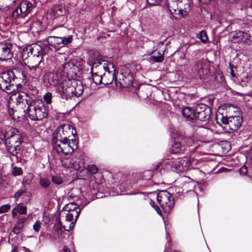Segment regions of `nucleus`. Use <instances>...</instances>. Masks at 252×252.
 <instances>
[{
  "mask_svg": "<svg viewBox=\"0 0 252 252\" xmlns=\"http://www.w3.org/2000/svg\"><path fill=\"white\" fill-rule=\"evenodd\" d=\"M44 53L36 54L33 56L28 55V61L27 67H33L40 66L42 60V57L45 55Z\"/></svg>",
  "mask_w": 252,
  "mask_h": 252,
  "instance_id": "23",
  "label": "nucleus"
},
{
  "mask_svg": "<svg viewBox=\"0 0 252 252\" xmlns=\"http://www.w3.org/2000/svg\"><path fill=\"white\" fill-rule=\"evenodd\" d=\"M79 215L78 213H77L75 212H73V213L67 212V213L65 214L66 220L68 222H71L69 225L70 229H72L74 227Z\"/></svg>",
  "mask_w": 252,
  "mask_h": 252,
  "instance_id": "26",
  "label": "nucleus"
},
{
  "mask_svg": "<svg viewBox=\"0 0 252 252\" xmlns=\"http://www.w3.org/2000/svg\"><path fill=\"white\" fill-rule=\"evenodd\" d=\"M62 164L66 168H72L73 167V162L72 159L70 158H67L63 159L61 161Z\"/></svg>",
  "mask_w": 252,
  "mask_h": 252,
  "instance_id": "30",
  "label": "nucleus"
},
{
  "mask_svg": "<svg viewBox=\"0 0 252 252\" xmlns=\"http://www.w3.org/2000/svg\"><path fill=\"white\" fill-rule=\"evenodd\" d=\"M13 45L11 43H0V60L5 61L11 59L13 57L11 50Z\"/></svg>",
  "mask_w": 252,
  "mask_h": 252,
  "instance_id": "19",
  "label": "nucleus"
},
{
  "mask_svg": "<svg viewBox=\"0 0 252 252\" xmlns=\"http://www.w3.org/2000/svg\"><path fill=\"white\" fill-rule=\"evenodd\" d=\"M198 37L203 42L206 43L208 40V36L205 32L201 31L197 35Z\"/></svg>",
  "mask_w": 252,
  "mask_h": 252,
  "instance_id": "38",
  "label": "nucleus"
},
{
  "mask_svg": "<svg viewBox=\"0 0 252 252\" xmlns=\"http://www.w3.org/2000/svg\"><path fill=\"white\" fill-rule=\"evenodd\" d=\"M182 113L187 121L194 123L197 121L207 123L211 117L212 110L208 105L200 103L197 104L194 109L189 107L184 108Z\"/></svg>",
  "mask_w": 252,
  "mask_h": 252,
  "instance_id": "2",
  "label": "nucleus"
},
{
  "mask_svg": "<svg viewBox=\"0 0 252 252\" xmlns=\"http://www.w3.org/2000/svg\"><path fill=\"white\" fill-rule=\"evenodd\" d=\"M157 201L165 213H169L174 205V199L172 194L164 190L157 194Z\"/></svg>",
  "mask_w": 252,
  "mask_h": 252,
  "instance_id": "9",
  "label": "nucleus"
},
{
  "mask_svg": "<svg viewBox=\"0 0 252 252\" xmlns=\"http://www.w3.org/2000/svg\"><path fill=\"white\" fill-rule=\"evenodd\" d=\"M32 6V4L31 2L24 0L21 2L18 7L14 8L13 7L10 11H7L6 12L11 14L14 18L16 19L20 14L30 13Z\"/></svg>",
  "mask_w": 252,
  "mask_h": 252,
  "instance_id": "17",
  "label": "nucleus"
},
{
  "mask_svg": "<svg viewBox=\"0 0 252 252\" xmlns=\"http://www.w3.org/2000/svg\"><path fill=\"white\" fill-rule=\"evenodd\" d=\"M17 79V78L12 71L1 73L0 74V89L7 94L14 93Z\"/></svg>",
  "mask_w": 252,
  "mask_h": 252,
  "instance_id": "6",
  "label": "nucleus"
},
{
  "mask_svg": "<svg viewBox=\"0 0 252 252\" xmlns=\"http://www.w3.org/2000/svg\"><path fill=\"white\" fill-rule=\"evenodd\" d=\"M40 185L45 189L49 188L51 182L49 179L46 178H41L39 181Z\"/></svg>",
  "mask_w": 252,
  "mask_h": 252,
  "instance_id": "34",
  "label": "nucleus"
},
{
  "mask_svg": "<svg viewBox=\"0 0 252 252\" xmlns=\"http://www.w3.org/2000/svg\"><path fill=\"white\" fill-rule=\"evenodd\" d=\"M178 140H180L185 143L187 146H192L194 143L193 139L189 136L186 135L185 133L180 132L178 133Z\"/></svg>",
  "mask_w": 252,
  "mask_h": 252,
  "instance_id": "28",
  "label": "nucleus"
},
{
  "mask_svg": "<svg viewBox=\"0 0 252 252\" xmlns=\"http://www.w3.org/2000/svg\"><path fill=\"white\" fill-rule=\"evenodd\" d=\"M61 81L60 75L57 72H49L43 77V85L46 87L58 86Z\"/></svg>",
  "mask_w": 252,
  "mask_h": 252,
  "instance_id": "18",
  "label": "nucleus"
},
{
  "mask_svg": "<svg viewBox=\"0 0 252 252\" xmlns=\"http://www.w3.org/2000/svg\"><path fill=\"white\" fill-rule=\"evenodd\" d=\"M73 130L75 129L69 124L61 125L53 133L52 143L54 141L60 142V140L65 141L69 139L70 136L74 134Z\"/></svg>",
  "mask_w": 252,
  "mask_h": 252,
  "instance_id": "10",
  "label": "nucleus"
},
{
  "mask_svg": "<svg viewBox=\"0 0 252 252\" xmlns=\"http://www.w3.org/2000/svg\"><path fill=\"white\" fill-rule=\"evenodd\" d=\"M12 174L13 175L16 176H19L22 174V170L21 168H17L15 167L13 168Z\"/></svg>",
  "mask_w": 252,
  "mask_h": 252,
  "instance_id": "42",
  "label": "nucleus"
},
{
  "mask_svg": "<svg viewBox=\"0 0 252 252\" xmlns=\"http://www.w3.org/2000/svg\"><path fill=\"white\" fill-rule=\"evenodd\" d=\"M43 99L47 104H51L52 99V94L50 92L46 93L43 95Z\"/></svg>",
  "mask_w": 252,
  "mask_h": 252,
  "instance_id": "37",
  "label": "nucleus"
},
{
  "mask_svg": "<svg viewBox=\"0 0 252 252\" xmlns=\"http://www.w3.org/2000/svg\"><path fill=\"white\" fill-rule=\"evenodd\" d=\"M185 147L180 141L174 140L170 148V151L173 154H184Z\"/></svg>",
  "mask_w": 252,
  "mask_h": 252,
  "instance_id": "24",
  "label": "nucleus"
},
{
  "mask_svg": "<svg viewBox=\"0 0 252 252\" xmlns=\"http://www.w3.org/2000/svg\"><path fill=\"white\" fill-rule=\"evenodd\" d=\"M12 111H13V110H12V111H9V114H10V115H12V114H13Z\"/></svg>",
  "mask_w": 252,
  "mask_h": 252,
  "instance_id": "56",
  "label": "nucleus"
},
{
  "mask_svg": "<svg viewBox=\"0 0 252 252\" xmlns=\"http://www.w3.org/2000/svg\"><path fill=\"white\" fill-rule=\"evenodd\" d=\"M162 0H147V3L151 5L159 4Z\"/></svg>",
  "mask_w": 252,
  "mask_h": 252,
  "instance_id": "46",
  "label": "nucleus"
},
{
  "mask_svg": "<svg viewBox=\"0 0 252 252\" xmlns=\"http://www.w3.org/2000/svg\"><path fill=\"white\" fill-rule=\"evenodd\" d=\"M33 121H41L48 116V111L42 100L37 101L31 108L25 113Z\"/></svg>",
  "mask_w": 252,
  "mask_h": 252,
  "instance_id": "7",
  "label": "nucleus"
},
{
  "mask_svg": "<svg viewBox=\"0 0 252 252\" xmlns=\"http://www.w3.org/2000/svg\"><path fill=\"white\" fill-rule=\"evenodd\" d=\"M54 14L57 16H62L65 14L66 11L64 5L62 4L55 6L53 9Z\"/></svg>",
  "mask_w": 252,
  "mask_h": 252,
  "instance_id": "29",
  "label": "nucleus"
},
{
  "mask_svg": "<svg viewBox=\"0 0 252 252\" xmlns=\"http://www.w3.org/2000/svg\"><path fill=\"white\" fill-rule=\"evenodd\" d=\"M247 79H244L243 77L237 78L238 83L242 87L246 86L251 80V77L249 75H247Z\"/></svg>",
  "mask_w": 252,
  "mask_h": 252,
  "instance_id": "35",
  "label": "nucleus"
},
{
  "mask_svg": "<svg viewBox=\"0 0 252 252\" xmlns=\"http://www.w3.org/2000/svg\"><path fill=\"white\" fill-rule=\"evenodd\" d=\"M105 69H108L107 62L102 59L99 54H97L92 63L91 71L93 81L95 84H102V75Z\"/></svg>",
  "mask_w": 252,
  "mask_h": 252,
  "instance_id": "5",
  "label": "nucleus"
},
{
  "mask_svg": "<svg viewBox=\"0 0 252 252\" xmlns=\"http://www.w3.org/2000/svg\"><path fill=\"white\" fill-rule=\"evenodd\" d=\"M102 84L105 85L111 84L113 81L117 79L114 70L110 71L108 66V69H105L102 73Z\"/></svg>",
  "mask_w": 252,
  "mask_h": 252,
  "instance_id": "22",
  "label": "nucleus"
},
{
  "mask_svg": "<svg viewBox=\"0 0 252 252\" xmlns=\"http://www.w3.org/2000/svg\"><path fill=\"white\" fill-rule=\"evenodd\" d=\"M60 252H70V251L68 248L64 246L62 250L60 251Z\"/></svg>",
  "mask_w": 252,
  "mask_h": 252,
  "instance_id": "51",
  "label": "nucleus"
},
{
  "mask_svg": "<svg viewBox=\"0 0 252 252\" xmlns=\"http://www.w3.org/2000/svg\"><path fill=\"white\" fill-rule=\"evenodd\" d=\"M192 70L201 79H207L211 75L209 64L203 59L195 61Z\"/></svg>",
  "mask_w": 252,
  "mask_h": 252,
  "instance_id": "11",
  "label": "nucleus"
},
{
  "mask_svg": "<svg viewBox=\"0 0 252 252\" xmlns=\"http://www.w3.org/2000/svg\"><path fill=\"white\" fill-rule=\"evenodd\" d=\"M29 69V74L33 78L37 79L42 74L43 68L40 66L27 67Z\"/></svg>",
  "mask_w": 252,
  "mask_h": 252,
  "instance_id": "25",
  "label": "nucleus"
},
{
  "mask_svg": "<svg viewBox=\"0 0 252 252\" xmlns=\"http://www.w3.org/2000/svg\"><path fill=\"white\" fill-rule=\"evenodd\" d=\"M60 142H53L52 143L54 149L59 153H63L67 155L72 153L78 148V142L74 139H68L60 140Z\"/></svg>",
  "mask_w": 252,
  "mask_h": 252,
  "instance_id": "8",
  "label": "nucleus"
},
{
  "mask_svg": "<svg viewBox=\"0 0 252 252\" xmlns=\"http://www.w3.org/2000/svg\"><path fill=\"white\" fill-rule=\"evenodd\" d=\"M50 48L48 46L45 47L43 49L37 44H33L30 45L27 47V50L28 54H31L30 56L35 55L41 53L46 54L47 51H49Z\"/></svg>",
  "mask_w": 252,
  "mask_h": 252,
  "instance_id": "21",
  "label": "nucleus"
},
{
  "mask_svg": "<svg viewBox=\"0 0 252 252\" xmlns=\"http://www.w3.org/2000/svg\"><path fill=\"white\" fill-rule=\"evenodd\" d=\"M7 151V157H9L11 160L13 158H15L16 161L19 160V153L21 150L20 145L23 141H4Z\"/></svg>",
  "mask_w": 252,
  "mask_h": 252,
  "instance_id": "13",
  "label": "nucleus"
},
{
  "mask_svg": "<svg viewBox=\"0 0 252 252\" xmlns=\"http://www.w3.org/2000/svg\"><path fill=\"white\" fill-rule=\"evenodd\" d=\"M83 90V85L80 80L65 79L57 86L56 92L62 99L66 101L72 97L81 95Z\"/></svg>",
  "mask_w": 252,
  "mask_h": 252,
  "instance_id": "1",
  "label": "nucleus"
},
{
  "mask_svg": "<svg viewBox=\"0 0 252 252\" xmlns=\"http://www.w3.org/2000/svg\"><path fill=\"white\" fill-rule=\"evenodd\" d=\"M52 30L57 31L58 32V35L49 36L47 38L46 41L50 46L58 49L59 48L63 47L72 41V35H69L66 36L65 33L67 32V30L65 28L60 26Z\"/></svg>",
  "mask_w": 252,
  "mask_h": 252,
  "instance_id": "4",
  "label": "nucleus"
},
{
  "mask_svg": "<svg viewBox=\"0 0 252 252\" xmlns=\"http://www.w3.org/2000/svg\"><path fill=\"white\" fill-rule=\"evenodd\" d=\"M40 222L38 220L34 223L33 226V229L35 232H38L40 230Z\"/></svg>",
  "mask_w": 252,
  "mask_h": 252,
  "instance_id": "47",
  "label": "nucleus"
},
{
  "mask_svg": "<svg viewBox=\"0 0 252 252\" xmlns=\"http://www.w3.org/2000/svg\"><path fill=\"white\" fill-rule=\"evenodd\" d=\"M171 167L176 170H180V168L181 167V166L180 161L179 160H174L172 161Z\"/></svg>",
  "mask_w": 252,
  "mask_h": 252,
  "instance_id": "44",
  "label": "nucleus"
},
{
  "mask_svg": "<svg viewBox=\"0 0 252 252\" xmlns=\"http://www.w3.org/2000/svg\"><path fill=\"white\" fill-rule=\"evenodd\" d=\"M226 144H227L229 145V146H230V145L229 144V143H228L226 142Z\"/></svg>",
  "mask_w": 252,
  "mask_h": 252,
  "instance_id": "57",
  "label": "nucleus"
},
{
  "mask_svg": "<svg viewBox=\"0 0 252 252\" xmlns=\"http://www.w3.org/2000/svg\"><path fill=\"white\" fill-rule=\"evenodd\" d=\"M190 0H166V6L176 19H181L188 13Z\"/></svg>",
  "mask_w": 252,
  "mask_h": 252,
  "instance_id": "3",
  "label": "nucleus"
},
{
  "mask_svg": "<svg viewBox=\"0 0 252 252\" xmlns=\"http://www.w3.org/2000/svg\"><path fill=\"white\" fill-rule=\"evenodd\" d=\"M161 165V163H159L158 164H157L156 165H155L152 169L153 170H157L158 169L159 167Z\"/></svg>",
  "mask_w": 252,
  "mask_h": 252,
  "instance_id": "52",
  "label": "nucleus"
},
{
  "mask_svg": "<svg viewBox=\"0 0 252 252\" xmlns=\"http://www.w3.org/2000/svg\"><path fill=\"white\" fill-rule=\"evenodd\" d=\"M52 193L51 190H49V189L47 190V194L48 195H50L51 193Z\"/></svg>",
  "mask_w": 252,
  "mask_h": 252,
  "instance_id": "54",
  "label": "nucleus"
},
{
  "mask_svg": "<svg viewBox=\"0 0 252 252\" xmlns=\"http://www.w3.org/2000/svg\"><path fill=\"white\" fill-rule=\"evenodd\" d=\"M229 67L230 68V74L232 76V77L234 78L236 77V75L234 73V71L233 69V67H236V66H234L233 64H232L231 63H229Z\"/></svg>",
  "mask_w": 252,
  "mask_h": 252,
  "instance_id": "48",
  "label": "nucleus"
},
{
  "mask_svg": "<svg viewBox=\"0 0 252 252\" xmlns=\"http://www.w3.org/2000/svg\"><path fill=\"white\" fill-rule=\"evenodd\" d=\"M230 36L234 43H244L248 45L252 43V37L245 32L241 31L232 32L230 33Z\"/></svg>",
  "mask_w": 252,
  "mask_h": 252,
  "instance_id": "16",
  "label": "nucleus"
},
{
  "mask_svg": "<svg viewBox=\"0 0 252 252\" xmlns=\"http://www.w3.org/2000/svg\"><path fill=\"white\" fill-rule=\"evenodd\" d=\"M163 60V54L160 52H158V56H152L150 57V60L155 63H161Z\"/></svg>",
  "mask_w": 252,
  "mask_h": 252,
  "instance_id": "31",
  "label": "nucleus"
},
{
  "mask_svg": "<svg viewBox=\"0 0 252 252\" xmlns=\"http://www.w3.org/2000/svg\"><path fill=\"white\" fill-rule=\"evenodd\" d=\"M18 212H17V209L16 207L13 209L12 211V216L13 217H15L17 215Z\"/></svg>",
  "mask_w": 252,
  "mask_h": 252,
  "instance_id": "50",
  "label": "nucleus"
},
{
  "mask_svg": "<svg viewBox=\"0 0 252 252\" xmlns=\"http://www.w3.org/2000/svg\"><path fill=\"white\" fill-rule=\"evenodd\" d=\"M133 76L130 70H126L120 73L119 80H115V85L120 88H128L133 82Z\"/></svg>",
  "mask_w": 252,
  "mask_h": 252,
  "instance_id": "15",
  "label": "nucleus"
},
{
  "mask_svg": "<svg viewBox=\"0 0 252 252\" xmlns=\"http://www.w3.org/2000/svg\"><path fill=\"white\" fill-rule=\"evenodd\" d=\"M52 181L54 184L57 185H60L63 182L62 178L57 175L52 176Z\"/></svg>",
  "mask_w": 252,
  "mask_h": 252,
  "instance_id": "40",
  "label": "nucleus"
},
{
  "mask_svg": "<svg viewBox=\"0 0 252 252\" xmlns=\"http://www.w3.org/2000/svg\"><path fill=\"white\" fill-rule=\"evenodd\" d=\"M16 100L18 105L24 110L25 113V111H27L40 99L34 98L30 93H23L18 94Z\"/></svg>",
  "mask_w": 252,
  "mask_h": 252,
  "instance_id": "12",
  "label": "nucleus"
},
{
  "mask_svg": "<svg viewBox=\"0 0 252 252\" xmlns=\"http://www.w3.org/2000/svg\"><path fill=\"white\" fill-rule=\"evenodd\" d=\"M87 170L91 174H95L98 171V168L94 164H89L87 167Z\"/></svg>",
  "mask_w": 252,
  "mask_h": 252,
  "instance_id": "36",
  "label": "nucleus"
},
{
  "mask_svg": "<svg viewBox=\"0 0 252 252\" xmlns=\"http://www.w3.org/2000/svg\"><path fill=\"white\" fill-rule=\"evenodd\" d=\"M150 204L156 210L158 214L161 215V211L160 209L158 206L155 205V203L154 201L151 200Z\"/></svg>",
  "mask_w": 252,
  "mask_h": 252,
  "instance_id": "45",
  "label": "nucleus"
},
{
  "mask_svg": "<svg viewBox=\"0 0 252 252\" xmlns=\"http://www.w3.org/2000/svg\"><path fill=\"white\" fill-rule=\"evenodd\" d=\"M238 172L241 175L245 176L248 173L247 167L246 165L242 166L239 169Z\"/></svg>",
  "mask_w": 252,
  "mask_h": 252,
  "instance_id": "43",
  "label": "nucleus"
},
{
  "mask_svg": "<svg viewBox=\"0 0 252 252\" xmlns=\"http://www.w3.org/2000/svg\"><path fill=\"white\" fill-rule=\"evenodd\" d=\"M63 211H67V212L73 213V212H75L76 213H78L80 214L81 212V209L79 207L78 205H77L75 202H72L66 204L63 209Z\"/></svg>",
  "mask_w": 252,
  "mask_h": 252,
  "instance_id": "27",
  "label": "nucleus"
},
{
  "mask_svg": "<svg viewBox=\"0 0 252 252\" xmlns=\"http://www.w3.org/2000/svg\"><path fill=\"white\" fill-rule=\"evenodd\" d=\"M10 134L6 138L5 135L0 138V144L4 141H23V136L20 132L16 128H12L10 131Z\"/></svg>",
  "mask_w": 252,
  "mask_h": 252,
  "instance_id": "20",
  "label": "nucleus"
},
{
  "mask_svg": "<svg viewBox=\"0 0 252 252\" xmlns=\"http://www.w3.org/2000/svg\"><path fill=\"white\" fill-rule=\"evenodd\" d=\"M34 92H35V93H36V94H37V92H38V90H37V89H35V90H34Z\"/></svg>",
  "mask_w": 252,
  "mask_h": 252,
  "instance_id": "55",
  "label": "nucleus"
},
{
  "mask_svg": "<svg viewBox=\"0 0 252 252\" xmlns=\"http://www.w3.org/2000/svg\"><path fill=\"white\" fill-rule=\"evenodd\" d=\"M16 87H15V91H14V93H15V92H16L17 91H19V89H21L22 87V85L20 84V83H17L16 82Z\"/></svg>",
  "mask_w": 252,
  "mask_h": 252,
  "instance_id": "49",
  "label": "nucleus"
},
{
  "mask_svg": "<svg viewBox=\"0 0 252 252\" xmlns=\"http://www.w3.org/2000/svg\"><path fill=\"white\" fill-rule=\"evenodd\" d=\"M11 208V206L9 204L3 205L0 207V214L8 212Z\"/></svg>",
  "mask_w": 252,
  "mask_h": 252,
  "instance_id": "39",
  "label": "nucleus"
},
{
  "mask_svg": "<svg viewBox=\"0 0 252 252\" xmlns=\"http://www.w3.org/2000/svg\"><path fill=\"white\" fill-rule=\"evenodd\" d=\"M220 120L221 123L225 125V128L228 126L230 130L236 131L241 126L243 118L241 114L229 117L222 116Z\"/></svg>",
  "mask_w": 252,
  "mask_h": 252,
  "instance_id": "14",
  "label": "nucleus"
},
{
  "mask_svg": "<svg viewBox=\"0 0 252 252\" xmlns=\"http://www.w3.org/2000/svg\"><path fill=\"white\" fill-rule=\"evenodd\" d=\"M24 220H18V221L17 223V225H15L13 229V231L14 233H15L16 234H18L20 232L21 229L24 226Z\"/></svg>",
  "mask_w": 252,
  "mask_h": 252,
  "instance_id": "32",
  "label": "nucleus"
},
{
  "mask_svg": "<svg viewBox=\"0 0 252 252\" xmlns=\"http://www.w3.org/2000/svg\"><path fill=\"white\" fill-rule=\"evenodd\" d=\"M247 75H248L247 73H244V74H243V78H244V79H247Z\"/></svg>",
  "mask_w": 252,
  "mask_h": 252,
  "instance_id": "53",
  "label": "nucleus"
},
{
  "mask_svg": "<svg viewBox=\"0 0 252 252\" xmlns=\"http://www.w3.org/2000/svg\"><path fill=\"white\" fill-rule=\"evenodd\" d=\"M25 189H21L16 191L14 194V197L16 200H17L20 196L25 192Z\"/></svg>",
  "mask_w": 252,
  "mask_h": 252,
  "instance_id": "41",
  "label": "nucleus"
},
{
  "mask_svg": "<svg viewBox=\"0 0 252 252\" xmlns=\"http://www.w3.org/2000/svg\"><path fill=\"white\" fill-rule=\"evenodd\" d=\"M17 209V212L21 215L27 214V207L24 206L22 203L16 204L15 207Z\"/></svg>",
  "mask_w": 252,
  "mask_h": 252,
  "instance_id": "33",
  "label": "nucleus"
}]
</instances>
